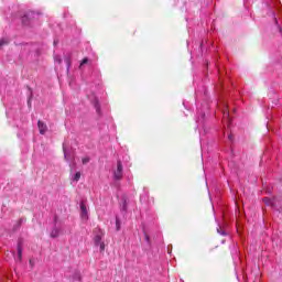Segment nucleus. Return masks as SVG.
Segmentation results:
<instances>
[{
	"mask_svg": "<svg viewBox=\"0 0 282 282\" xmlns=\"http://www.w3.org/2000/svg\"><path fill=\"white\" fill-rule=\"evenodd\" d=\"M82 217H87V206L85 203L80 204Z\"/></svg>",
	"mask_w": 282,
	"mask_h": 282,
	"instance_id": "nucleus-7",
	"label": "nucleus"
},
{
	"mask_svg": "<svg viewBox=\"0 0 282 282\" xmlns=\"http://www.w3.org/2000/svg\"><path fill=\"white\" fill-rule=\"evenodd\" d=\"M100 252H105V242H100L99 245Z\"/></svg>",
	"mask_w": 282,
	"mask_h": 282,
	"instance_id": "nucleus-14",
	"label": "nucleus"
},
{
	"mask_svg": "<svg viewBox=\"0 0 282 282\" xmlns=\"http://www.w3.org/2000/svg\"><path fill=\"white\" fill-rule=\"evenodd\" d=\"M96 109H97V111H100V105H96Z\"/></svg>",
	"mask_w": 282,
	"mask_h": 282,
	"instance_id": "nucleus-18",
	"label": "nucleus"
},
{
	"mask_svg": "<svg viewBox=\"0 0 282 282\" xmlns=\"http://www.w3.org/2000/svg\"><path fill=\"white\" fill-rule=\"evenodd\" d=\"M228 138H229V140H232V134H229V137H228Z\"/></svg>",
	"mask_w": 282,
	"mask_h": 282,
	"instance_id": "nucleus-20",
	"label": "nucleus"
},
{
	"mask_svg": "<svg viewBox=\"0 0 282 282\" xmlns=\"http://www.w3.org/2000/svg\"><path fill=\"white\" fill-rule=\"evenodd\" d=\"M32 14L31 13H26L22 17V23L23 25H30V19H31Z\"/></svg>",
	"mask_w": 282,
	"mask_h": 282,
	"instance_id": "nucleus-4",
	"label": "nucleus"
},
{
	"mask_svg": "<svg viewBox=\"0 0 282 282\" xmlns=\"http://www.w3.org/2000/svg\"><path fill=\"white\" fill-rule=\"evenodd\" d=\"M264 202H265V204H267V205H269V204H270V203H269V202H270V199H268V198H264Z\"/></svg>",
	"mask_w": 282,
	"mask_h": 282,
	"instance_id": "nucleus-19",
	"label": "nucleus"
},
{
	"mask_svg": "<svg viewBox=\"0 0 282 282\" xmlns=\"http://www.w3.org/2000/svg\"><path fill=\"white\" fill-rule=\"evenodd\" d=\"M144 237H145V241H147L148 243H151V237H149L147 234H144Z\"/></svg>",
	"mask_w": 282,
	"mask_h": 282,
	"instance_id": "nucleus-15",
	"label": "nucleus"
},
{
	"mask_svg": "<svg viewBox=\"0 0 282 282\" xmlns=\"http://www.w3.org/2000/svg\"><path fill=\"white\" fill-rule=\"evenodd\" d=\"M76 279H77V281H80V274L79 273L76 274Z\"/></svg>",
	"mask_w": 282,
	"mask_h": 282,
	"instance_id": "nucleus-17",
	"label": "nucleus"
},
{
	"mask_svg": "<svg viewBox=\"0 0 282 282\" xmlns=\"http://www.w3.org/2000/svg\"><path fill=\"white\" fill-rule=\"evenodd\" d=\"M89 156L82 159L83 164H89Z\"/></svg>",
	"mask_w": 282,
	"mask_h": 282,
	"instance_id": "nucleus-13",
	"label": "nucleus"
},
{
	"mask_svg": "<svg viewBox=\"0 0 282 282\" xmlns=\"http://www.w3.org/2000/svg\"><path fill=\"white\" fill-rule=\"evenodd\" d=\"M58 235H61V230H58V228L52 229V231H51L52 239H56V237H58Z\"/></svg>",
	"mask_w": 282,
	"mask_h": 282,
	"instance_id": "nucleus-6",
	"label": "nucleus"
},
{
	"mask_svg": "<svg viewBox=\"0 0 282 282\" xmlns=\"http://www.w3.org/2000/svg\"><path fill=\"white\" fill-rule=\"evenodd\" d=\"M94 241H95V246L102 243V232H99V235H96L94 238Z\"/></svg>",
	"mask_w": 282,
	"mask_h": 282,
	"instance_id": "nucleus-5",
	"label": "nucleus"
},
{
	"mask_svg": "<svg viewBox=\"0 0 282 282\" xmlns=\"http://www.w3.org/2000/svg\"><path fill=\"white\" fill-rule=\"evenodd\" d=\"M58 65H61V63H63V59H61V57L56 58Z\"/></svg>",
	"mask_w": 282,
	"mask_h": 282,
	"instance_id": "nucleus-16",
	"label": "nucleus"
},
{
	"mask_svg": "<svg viewBox=\"0 0 282 282\" xmlns=\"http://www.w3.org/2000/svg\"><path fill=\"white\" fill-rule=\"evenodd\" d=\"M80 180V172H76L74 176V182H79Z\"/></svg>",
	"mask_w": 282,
	"mask_h": 282,
	"instance_id": "nucleus-10",
	"label": "nucleus"
},
{
	"mask_svg": "<svg viewBox=\"0 0 282 282\" xmlns=\"http://www.w3.org/2000/svg\"><path fill=\"white\" fill-rule=\"evenodd\" d=\"M8 40H0V47H3V45H8Z\"/></svg>",
	"mask_w": 282,
	"mask_h": 282,
	"instance_id": "nucleus-12",
	"label": "nucleus"
},
{
	"mask_svg": "<svg viewBox=\"0 0 282 282\" xmlns=\"http://www.w3.org/2000/svg\"><path fill=\"white\" fill-rule=\"evenodd\" d=\"M64 61H65V63H66V65H67V69H69V67H72V56H66L65 58H64Z\"/></svg>",
	"mask_w": 282,
	"mask_h": 282,
	"instance_id": "nucleus-8",
	"label": "nucleus"
},
{
	"mask_svg": "<svg viewBox=\"0 0 282 282\" xmlns=\"http://www.w3.org/2000/svg\"><path fill=\"white\" fill-rule=\"evenodd\" d=\"M113 178L116 181L122 180V161H117V170L113 172Z\"/></svg>",
	"mask_w": 282,
	"mask_h": 282,
	"instance_id": "nucleus-1",
	"label": "nucleus"
},
{
	"mask_svg": "<svg viewBox=\"0 0 282 282\" xmlns=\"http://www.w3.org/2000/svg\"><path fill=\"white\" fill-rule=\"evenodd\" d=\"M18 260L23 261V241L21 240L18 241Z\"/></svg>",
	"mask_w": 282,
	"mask_h": 282,
	"instance_id": "nucleus-3",
	"label": "nucleus"
},
{
	"mask_svg": "<svg viewBox=\"0 0 282 282\" xmlns=\"http://www.w3.org/2000/svg\"><path fill=\"white\" fill-rule=\"evenodd\" d=\"M89 63V58L85 57L80 64H79V68L83 67V65H87Z\"/></svg>",
	"mask_w": 282,
	"mask_h": 282,
	"instance_id": "nucleus-9",
	"label": "nucleus"
},
{
	"mask_svg": "<svg viewBox=\"0 0 282 282\" xmlns=\"http://www.w3.org/2000/svg\"><path fill=\"white\" fill-rule=\"evenodd\" d=\"M116 228H117V230H120V218L119 217L116 218Z\"/></svg>",
	"mask_w": 282,
	"mask_h": 282,
	"instance_id": "nucleus-11",
	"label": "nucleus"
},
{
	"mask_svg": "<svg viewBox=\"0 0 282 282\" xmlns=\"http://www.w3.org/2000/svg\"><path fill=\"white\" fill-rule=\"evenodd\" d=\"M37 129L41 135H45V133H47V124L41 120L37 121Z\"/></svg>",
	"mask_w": 282,
	"mask_h": 282,
	"instance_id": "nucleus-2",
	"label": "nucleus"
}]
</instances>
